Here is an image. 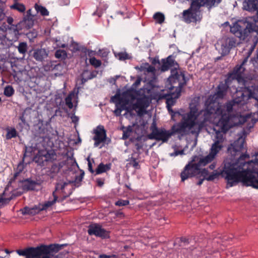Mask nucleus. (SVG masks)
Instances as JSON below:
<instances>
[{
  "instance_id": "nucleus-1",
  "label": "nucleus",
  "mask_w": 258,
  "mask_h": 258,
  "mask_svg": "<svg viewBox=\"0 0 258 258\" xmlns=\"http://www.w3.org/2000/svg\"><path fill=\"white\" fill-rule=\"evenodd\" d=\"M220 109L222 112L216 114V117L213 118L214 121L212 122H216V119L220 117L213 129L215 132V135L213 139V143L212 144L217 148V150L219 152L224 147L227 132L234 126L246 123V126L244 127L242 131L238 134L237 140L231 144L228 148V152L232 156H236L238 152L243 150L245 138L258 119L254 118L251 113L245 115H241L239 113L227 115L226 113L223 114V111L221 108Z\"/></svg>"
},
{
  "instance_id": "nucleus-2",
  "label": "nucleus",
  "mask_w": 258,
  "mask_h": 258,
  "mask_svg": "<svg viewBox=\"0 0 258 258\" xmlns=\"http://www.w3.org/2000/svg\"><path fill=\"white\" fill-rule=\"evenodd\" d=\"M249 158V155L242 154L236 160L227 158L222 169L214 170L205 179L212 181L221 175L226 180L228 187L241 182L243 185L258 189V177L254 175L258 172V169L254 167L253 160L246 161Z\"/></svg>"
},
{
  "instance_id": "nucleus-3",
  "label": "nucleus",
  "mask_w": 258,
  "mask_h": 258,
  "mask_svg": "<svg viewBox=\"0 0 258 258\" xmlns=\"http://www.w3.org/2000/svg\"><path fill=\"white\" fill-rule=\"evenodd\" d=\"M215 95H210L205 103L204 109L198 112L201 103V97L193 98L189 104L190 111L182 115V123L188 128L190 134L199 135L202 128L207 122L214 121L216 114L221 113L219 103Z\"/></svg>"
},
{
  "instance_id": "nucleus-4",
  "label": "nucleus",
  "mask_w": 258,
  "mask_h": 258,
  "mask_svg": "<svg viewBox=\"0 0 258 258\" xmlns=\"http://www.w3.org/2000/svg\"><path fill=\"white\" fill-rule=\"evenodd\" d=\"M219 153L217 148L215 145H211L208 155L193 156L192 160L185 165L180 173L181 181H184L199 174L201 168L213 161Z\"/></svg>"
},
{
  "instance_id": "nucleus-5",
  "label": "nucleus",
  "mask_w": 258,
  "mask_h": 258,
  "mask_svg": "<svg viewBox=\"0 0 258 258\" xmlns=\"http://www.w3.org/2000/svg\"><path fill=\"white\" fill-rule=\"evenodd\" d=\"M168 82L170 85L168 87L170 93L165 96L166 106L169 112H173L172 107L179 98L182 87L186 84L187 80L185 75L179 73L176 69L171 70V75L169 77Z\"/></svg>"
},
{
  "instance_id": "nucleus-6",
  "label": "nucleus",
  "mask_w": 258,
  "mask_h": 258,
  "mask_svg": "<svg viewBox=\"0 0 258 258\" xmlns=\"http://www.w3.org/2000/svg\"><path fill=\"white\" fill-rule=\"evenodd\" d=\"M176 133L181 135L190 134L188 128L180 121L174 124L170 130H166L164 127L159 128V130L154 133V134L149 138L166 143L170 138Z\"/></svg>"
},
{
  "instance_id": "nucleus-7",
  "label": "nucleus",
  "mask_w": 258,
  "mask_h": 258,
  "mask_svg": "<svg viewBox=\"0 0 258 258\" xmlns=\"http://www.w3.org/2000/svg\"><path fill=\"white\" fill-rule=\"evenodd\" d=\"M243 85L244 88L236 91L233 103L237 105H244L249 99L253 98L256 101L255 106L258 107V86H249L246 81H244Z\"/></svg>"
},
{
  "instance_id": "nucleus-8",
  "label": "nucleus",
  "mask_w": 258,
  "mask_h": 258,
  "mask_svg": "<svg viewBox=\"0 0 258 258\" xmlns=\"http://www.w3.org/2000/svg\"><path fill=\"white\" fill-rule=\"evenodd\" d=\"M230 31L234 35L240 39L244 40L247 37H251L253 33H255L254 37L258 38V26L255 23L248 22L246 21H240L235 23L230 28Z\"/></svg>"
},
{
  "instance_id": "nucleus-9",
  "label": "nucleus",
  "mask_w": 258,
  "mask_h": 258,
  "mask_svg": "<svg viewBox=\"0 0 258 258\" xmlns=\"http://www.w3.org/2000/svg\"><path fill=\"white\" fill-rule=\"evenodd\" d=\"M60 247L58 244L41 245L37 247H29L24 249L17 250L18 254L25 256L28 258H34V256L40 255L41 254H45L48 250L59 251Z\"/></svg>"
},
{
  "instance_id": "nucleus-10",
  "label": "nucleus",
  "mask_w": 258,
  "mask_h": 258,
  "mask_svg": "<svg viewBox=\"0 0 258 258\" xmlns=\"http://www.w3.org/2000/svg\"><path fill=\"white\" fill-rule=\"evenodd\" d=\"M201 5L198 1H193L190 7L183 12V19L185 22L190 23L198 21V14H200L197 9H199Z\"/></svg>"
},
{
  "instance_id": "nucleus-11",
  "label": "nucleus",
  "mask_w": 258,
  "mask_h": 258,
  "mask_svg": "<svg viewBox=\"0 0 258 258\" xmlns=\"http://www.w3.org/2000/svg\"><path fill=\"white\" fill-rule=\"evenodd\" d=\"M221 0H203L204 4L207 6H214L217 2L218 4L221 2ZM243 8L245 10L254 12L258 11V0H244L243 4Z\"/></svg>"
},
{
  "instance_id": "nucleus-12",
  "label": "nucleus",
  "mask_w": 258,
  "mask_h": 258,
  "mask_svg": "<svg viewBox=\"0 0 258 258\" xmlns=\"http://www.w3.org/2000/svg\"><path fill=\"white\" fill-rule=\"evenodd\" d=\"M151 100L146 95L137 98L136 103L134 104V107L137 110L138 114L143 115L145 114L146 109L149 106Z\"/></svg>"
},
{
  "instance_id": "nucleus-13",
  "label": "nucleus",
  "mask_w": 258,
  "mask_h": 258,
  "mask_svg": "<svg viewBox=\"0 0 258 258\" xmlns=\"http://www.w3.org/2000/svg\"><path fill=\"white\" fill-rule=\"evenodd\" d=\"M55 156L53 151L41 150L38 151L34 157V160L38 164H43L44 162L51 161Z\"/></svg>"
},
{
  "instance_id": "nucleus-14",
  "label": "nucleus",
  "mask_w": 258,
  "mask_h": 258,
  "mask_svg": "<svg viewBox=\"0 0 258 258\" xmlns=\"http://www.w3.org/2000/svg\"><path fill=\"white\" fill-rule=\"evenodd\" d=\"M248 56L245 57L240 64H237L232 71V75L239 82L244 84L245 80L243 77V74L245 70V66L247 62Z\"/></svg>"
},
{
  "instance_id": "nucleus-15",
  "label": "nucleus",
  "mask_w": 258,
  "mask_h": 258,
  "mask_svg": "<svg viewBox=\"0 0 258 258\" xmlns=\"http://www.w3.org/2000/svg\"><path fill=\"white\" fill-rule=\"evenodd\" d=\"M88 233L90 235H95L102 238H106L109 236L108 232L102 228L98 224H92L88 226Z\"/></svg>"
},
{
  "instance_id": "nucleus-16",
  "label": "nucleus",
  "mask_w": 258,
  "mask_h": 258,
  "mask_svg": "<svg viewBox=\"0 0 258 258\" xmlns=\"http://www.w3.org/2000/svg\"><path fill=\"white\" fill-rule=\"evenodd\" d=\"M95 136L93 140L95 141L94 147H98L101 143L105 141L106 139V131L103 125H98L94 131Z\"/></svg>"
},
{
  "instance_id": "nucleus-17",
  "label": "nucleus",
  "mask_w": 258,
  "mask_h": 258,
  "mask_svg": "<svg viewBox=\"0 0 258 258\" xmlns=\"http://www.w3.org/2000/svg\"><path fill=\"white\" fill-rule=\"evenodd\" d=\"M238 43L236 40L233 37H228L222 41L221 42V54L223 55L228 54L230 50L235 47Z\"/></svg>"
},
{
  "instance_id": "nucleus-18",
  "label": "nucleus",
  "mask_w": 258,
  "mask_h": 258,
  "mask_svg": "<svg viewBox=\"0 0 258 258\" xmlns=\"http://www.w3.org/2000/svg\"><path fill=\"white\" fill-rule=\"evenodd\" d=\"M172 67H174V68L173 69H176L179 73H181L184 75L183 72L178 71L179 65L173 58L171 55L168 56L166 59L162 60V64L161 66V71L162 72L167 71ZM172 70H173V69H172L171 71Z\"/></svg>"
},
{
  "instance_id": "nucleus-19",
  "label": "nucleus",
  "mask_w": 258,
  "mask_h": 258,
  "mask_svg": "<svg viewBox=\"0 0 258 258\" xmlns=\"http://www.w3.org/2000/svg\"><path fill=\"white\" fill-rule=\"evenodd\" d=\"M19 186L24 191L35 190L37 186L40 185L38 182L32 180L31 179H26L24 180H19Z\"/></svg>"
},
{
  "instance_id": "nucleus-20",
  "label": "nucleus",
  "mask_w": 258,
  "mask_h": 258,
  "mask_svg": "<svg viewBox=\"0 0 258 258\" xmlns=\"http://www.w3.org/2000/svg\"><path fill=\"white\" fill-rule=\"evenodd\" d=\"M123 105L126 106L134 101L138 95V91L134 88H130L122 93Z\"/></svg>"
},
{
  "instance_id": "nucleus-21",
  "label": "nucleus",
  "mask_w": 258,
  "mask_h": 258,
  "mask_svg": "<svg viewBox=\"0 0 258 258\" xmlns=\"http://www.w3.org/2000/svg\"><path fill=\"white\" fill-rule=\"evenodd\" d=\"M57 199L58 197L56 194H55V191H53L52 197L49 198L48 201L45 202L43 204H40V210L42 211L47 210L56 203Z\"/></svg>"
},
{
  "instance_id": "nucleus-22",
  "label": "nucleus",
  "mask_w": 258,
  "mask_h": 258,
  "mask_svg": "<svg viewBox=\"0 0 258 258\" xmlns=\"http://www.w3.org/2000/svg\"><path fill=\"white\" fill-rule=\"evenodd\" d=\"M47 55L48 54L44 48L35 49L33 54V57L38 61H42Z\"/></svg>"
},
{
  "instance_id": "nucleus-23",
  "label": "nucleus",
  "mask_w": 258,
  "mask_h": 258,
  "mask_svg": "<svg viewBox=\"0 0 258 258\" xmlns=\"http://www.w3.org/2000/svg\"><path fill=\"white\" fill-rule=\"evenodd\" d=\"M42 210H40V205L38 206H35L33 208H28L25 207L22 210V213L23 215H34L37 213H38L40 211Z\"/></svg>"
},
{
  "instance_id": "nucleus-24",
  "label": "nucleus",
  "mask_w": 258,
  "mask_h": 258,
  "mask_svg": "<svg viewBox=\"0 0 258 258\" xmlns=\"http://www.w3.org/2000/svg\"><path fill=\"white\" fill-rule=\"evenodd\" d=\"M111 168L110 164H104L102 163H100L97 168L95 170V174H100L102 173L107 172Z\"/></svg>"
},
{
  "instance_id": "nucleus-25",
  "label": "nucleus",
  "mask_w": 258,
  "mask_h": 258,
  "mask_svg": "<svg viewBox=\"0 0 258 258\" xmlns=\"http://www.w3.org/2000/svg\"><path fill=\"white\" fill-rule=\"evenodd\" d=\"M24 168V165L23 162H20L16 169V171L14 174L13 178L10 180L9 184H11L13 182L17 180L19 174L22 172Z\"/></svg>"
},
{
  "instance_id": "nucleus-26",
  "label": "nucleus",
  "mask_w": 258,
  "mask_h": 258,
  "mask_svg": "<svg viewBox=\"0 0 258 258\" xmlns=\"http://www.w3.org/2000/svg\"><path fill=\"white\" fill-rule=\"evenodd\" d=\"M96 74L94 72H90L88 71H85L83 72L82 75V82L83 83H85L88 80L92 79L95 77Z\"/></svg>"
},
{
  "instance_id": "nucleus-27",
  "label": "nucleus",
  "mask_w": 258,
  "mask_h": 258,
  "mask_svg": "<svg viewBox=\"0 0 258 258\" xmlns=\"http://www.w3.org/2000/svg\"><path fill=\"white\" fill-rule=\"evenodd\" d=\"M122 94H116L111 98V101L115 104V106L123 105Z\"/></svg>"
},
{
  "instance_id": "nucleus-28",
  "label": "nucleus",
  "mask_w": 258,
  "mask_h": 258,
  "mask_svg": "<svg viewBox=\"0 0 258 258\" xmlns=\"http://www.w3.org/2000/svg\"><path fill=\"white\" fill-rule=\"evenodd\" d=\"M7 194V188H6L2 197L0 198V204L2 205L8 203L13 198V196L15 197L14 194L10 197H6Z\"/></svg>"
},
{
  "instance_id": "nucleus-29",
  "label": "nucleus",
  "mask_w": 258,
  "mask_h": 258,
  "mask_svg": "<svg viewBox=\"0 0 258 258\" xmlns=\"http://www.w3.org/2000/svg\"><path fill=\"white\" fill-rule=\"evenodd\" d=\"M236 104H234L233 102H228L226 104V106H224V108H226V110L223 108L221 105L219 104L220 108L223 111V114L226 113V114L230 115L231 114V112L233 109V106L235 105Z\"/></svg>"
},
{
  "instance_id": "nucleus-30",
  "label": "nucleus",
  "mask_w": 258,
  "mask_h": 258,
  "mask_svg": "<svg viewBox=\"0 0 258 258\" xmlns=\"http://www.w3.org/2000/svg\"><path fill=\"white\" fill-rule=\"evenodd\" d=\"M75 94L73 92L70 93L65 99V103L67 106L72 109L73 107V104L72 102L73 98L74 97Z\"/></svg>"
},
{
  "instance_id": "nucleus-31",
  "label": "nucleus",
  "mask_w": 258,
  "mask_h": 258,
  "mask_svg": "<svg viewBox=\"0 0 258 258\" xmlns=\"http://www.w3.org/2000/svg\"><path fill=\"white\" fill-rule=\"evenodd\" d=\"M35 8L38 13H40L42 16H47L49 15V12L44 7L39 6L37 4L35 5Z\"/></svg>"
},
{
  "instance_id": "nucleus-32",
  "label": "nucleus",
  "mask_w": 258,
  "mask_h": 258,
  "mask_svg": "<svg viewBox=\"0 0 258 258\" xmlns=\"http://www.w3.org/2000/svg\"><path fill=\"white\" fill-rule=\"evenodd\" d=\"M123 135L122 139L123 140H126L131 136V134L132 132V127L131 126H128L127 127H122Z\"/></svg>"
},
{
  "instance_id": "nucleus-33",
  "label": "nucleus",
  "mask_w": 258,
  "mask_h": 258,
  "mask_svg": "<svg viewBox=\"0 0 258 258\" xmlns=\"http://www.w3.org/2000/svg\"><path fill=\"white\" fill-rule=\"evenodd\" d=\"M153 18L159 24H162L165 20L164 14L160 12L156 13L153 16Z\"/></svg>"
},
{
  "instance_id": "nucleus-34",
  "label": "nucleus",
  "mask_w": 258,
  "mask_h": 258,
  "mask_svg": "<svg viewBox=\"0 0 258 258\" xmlns=\"http://www.w3.org/2000/svg\"><path fill=\"white\" fill-rule=\"evenodd\" d=\"M18 51L20 53L25 54L27 50V44L26 42H20L17 46Z\"/></svg>"
},
{
  "instance_id": "nucleus-35",
  "label": "nucleus",
  "mask_w": 258,
  "mask_h": 258,
  "mask_svg": "<svg viewBox=\"0 0 258 258\" xmlns=\"http://www.w3.org/2000/svg\"><path fill=\"white\" fill-rule=\"evenodd\" d=\"M11 8L17 10L20 12H24L26 8L25 6L22 4L15 3L13 5L11 6Z\"/></svg>"
},
{
  "instance_id": "nucleus-36",
  "label": "nucleus",
  "mask_w": 258,
  "mask_h": 258,
  "mask_svg": "<svg viewBox=\"0 0 258 258\" xmlns=\"http://www.w3.org/2000/svg\"><path fill=\"white\" fill-rule=\"evenodd\" d=\"M14 89L12 86H7L4 89V94L7 97H11L14 93Z\"/></svg>"
},
{
  "instance_id": "nucleus-37",
  "label": "nucleus",
  "mask_w": 258,
  "mask_h": 258,
  "mask_svg": "<svg viewBox=\"0 0 258 258\" xmlns=\"http://www.w3.org/2000/svg\"><path fill=\"white\" fill-rule=\"evenodd\" d=\"M150 129V131H151V133L148 135L149 138L152 136L154 134V133L156 132L158 130H159V128L157 127V122L155 118L153 119V122L151 125Z\"/></svg>"
},
{
  "instance_id": "nucleus-38",
  "label": "nucleus",
  "mask_w": 258,
  "mask_h": 258,
  "mask_svg": "<svg viewBox=\"0 0 258 258\" xmlns=\"http://www.w3.org/2000/svg\"><path fill=\"white\" fill-rule=\"evenodd\" d=\"M67 55V52L64 50L58 49L55 53V56L57 58H64Z\"/></svg>"
},
{
  "instance_id": "nucleus-39",
  "label": "nucleus",
  "mask_w": 258,
  "mask_h": 258,
  "mask_svg": "<svg viewBox=\"0 0 258 258\" xmlns=\"http://www.w3.org/2000/svg\"><path fill=\"white\" fill-rule=\"evenodd\" d=\"M90 63L91 65L97 68L101 65V61L99 59H97L95 57H92L89 59Z\"/></svg>"
},
{
  "instance_id": "nucleus-40",
  "label": "nucleus",
  "mask_w": 258,
  "mask_h": 258,
  "mask_svg": "<svg viewBox=\"0 0 258 258\" xmlns=\"http://www.w3.org/2000/svg\"><path fill=\"white\" fill-rule=\"evenodd\" d=\"M115 56L120 60H124L130 58L128 54L127 53L123 52L115 54Z\"/></svg>"
},
{
  "instance_id": "nucleus-41",
  "label": "nucleus",
  "mask_w": 258,
  "mask_h": 258,
  "mask_svg": "<svg viewBox=\"0 0 258 258\" xmlns=\"http://www.w3.org/2000/svg\"><path fill=\"white\" fill-rule=\"evenodd\" d=\"M17 136V132L16 130L13 128L11 130H8L6 135V139L9 140L12 138H15Z\"/></svg>"
},
{
  "instance_id": "nucleus-42",
  "label": "nucleus",
  "mask_w": 258,
  "mask_h": 258,
  "mask_svg": "<svg viewBox=\"0 0 258 258\" xmlns=\"http://www.w3.org/2000/svg\"><path fill=\"white\" fill-rule=\"evenodd\" d=\"M128 164L135 168L136 169H139L140 167V165L139 164L138 162L137 161L136 159L134 157H132L130 159V162Z\"/></svg>"
},
{
  "instance_id": "nucleus-43",
  "label": "nucleus",
  "mask_w": 258,
  "mask_h": 258,
  "mask_svg": "<svg viewBox=\"0 0 258 258\" xmlns=\"http://www.w3.org/2000/svg\"><path fill=\"white\" fill-rule=\"evenodd\" d=\"M126 106L125 105H120V106H115L116 108L114 111L115 114L116 116H119L120 115L121 111L125 109Z\"/></svg>"
},
{
  "instance_id": "nucleus-44",
  "label": "nucleus",
  "mask_w": 258,
  "mask_h": 258,
  "mask_svg": "<svg viewBox=\"0 0 258 258\" xmlns=\"http://www.w3.org/2000/svg\"><path fill=\"white\" fill-rule=\"evenodd\" d=\"M88 161V170L91 173H93L95 171L93 170L92 163H94V160L93 159H90L89 157L87 159Z\"/></svg>"
},
{
  "instance_id": "nucleus-45",
  "label": "nucleus",
  "mask_w": 258,
  "mask_h": 258,
  "mask_svg": "<svg viewBox=\"0 0 258 258\" xmlns=\"http://www.w3.org/2000/svg\"><path fill=\"white\" fill-rule=\"evenodd\" d=\"M128 200H119L115 202V205L118 206H124L129 204Z\"/></svg>"
},
{
  "instance_id": "nucleus-46",
  "label": "nucleus",
  "mask_w": 258,
  "mask_h": 258,
  "mask_svg": "<svg viewBox=\"0 0 258 258\" xmlns=\"http://www.w3.org/2000/svg\"><path fill=\"white\" fill-rule=\"evenodd\" d=\"M68 116L71 118L73 122L76 123L79 121V118L78 116L75 115V112L69 114Z\"/></svg>"
},
{
  "instance_id": "nucleus-47",
  "label": "nucleus",
  "mask_w": 258,
  "mask_h": 258,
  "mask_svg": "<svg viewBox=\"0 0 258 258\" xmlns=\"http://www.w3.org/2000/svg\"><path fill=\"white\" fill-rule=\"evenodd\" d=\"M105 179L102 178H98L96 179L97 184L99 187H102L104 183Z\"/></svg>"
},
{
  "instance_id": "nucleus-48",
  "label": "nucleus",
  "mask_w": 258,
  "mask_h": 258,
  "mask_svg": "<svg viewBox=\"0 0 258 258\" xmlns=\"http://www.w3.org/2000/svg\"><path fill=\"white\" fill-rule=\"evenodd\" d=\"M66 185H67V183L66 182H64L62 184H60L59 183H57L55 186V189L54 190L55 192L59 189V186H60V189L61 190H63L64 188Z\"/></svg>"
},
{
  "instance_id": "nucleus-49",
  "label": "nucleus",
  "mask_w": 258,
  "mask_h": 258,
  "mask_svg": "<svg viewBox=\"0 0 258 258\" xmlns=\"http://www.w3.org/2000/svg\"><path fill=\"white\" fill-rule=\"evenodd\" d=\"M27 35L29 38L31 37L32 38H34L37 37V34L36 32L33 31L30 32L29 33H27Z\"/></svg>"
},
{
  "instance_id": "nucleus-50",
  "label": "nucleus",
  "mask_w": 258,
  "mask_h": 258,
  "mask_svg": "<svg viewBox=\"0 0 258 258\" xmlns=\"http://www.w3.org/2000/svg\"><path fill=\"white\" fill-rule=\"evenodd\" d=\"M141 83V80L140 79H138L136 80V81L135 82V83L132 85L131 88H134V89H136L135 88L138 87Z\"/></svg>"
},
{
  "instance_id": "nucleus-51",
  "label": "nucleus",
  "mask_w": 258,
  "mask_h": 258,
  "mask_svg": "<svg viewBox=\"0 0 258 258\" xmlns=\"http://www.w3.org/2000/svg\"><path fill=\"white\" fill-rule=\"evenodd\" d=\"M99 258H117L116 255H106V254H102L99 255Z\"/></svg>"
},
{
  "instance_id": "nucleus-52",
  "label": "nucleus",
  "mask_w": 258,
  "mask_h": 258,
  "mask_svg": "<svg viewBox=\"0 0 258 258\" xmlns=\"http://www.w3.org/2000/svg\"><path fill=\"white\" fill-rule=\"evenodd\" d=\"M216 162H213V163H212L208 167V168L210 170H214V169H215L216 168Z\"/></svg>"
},
{
  "instance_id": "nucleus-53",
  "label": "nucleus",
  "mask_w": 258,
  "mask_h": 258,
  "mask_svg": "<svg viewBox=\"0 0 258 258\" xmlns=\"http://www.w3.org/2000/svg\"><path fill=\"white\" fill-rule=\"evenodd\" d=\"M14 21V20H13V18L11 17H8L7 18V23L10 25H12V26H13V22Z\"/></svg>"
},
{
  "instance_id": "nucleus-54",
  "label": "nucleus",
  "mask_w": 258,
  "mask_h": 258,
  "mask_svg": "<svg viewBox=\"0 0 258 258\" xmlns=\"http://www.w3.org/2000/svg\"><path fill=\"white\" fill-rule=\"evenodd\" d=\"M254 166L256 167L258 166V153L255 155V160L253 161Z\"/></svg>"
},
{
  "instance_id": "nucleus-55",
  "label": "nucleus",
  "mask_w": 258,
  "mask_h": 258,
  "mask_svg": "<svg viewBox=\"0 0 258 258\" xmlns=\"http://www.w3.org/2000/svg\"><path fill=\"white\" fill-rule=\"evenodd\" d=\"M255 44H253L251 46V47H250V51H249V55H250V53L252 52V51L254 50V49L255 48Z\"/></svg>"
},
{
  "instance_id": "nucleus-56",
  "label": "nucleus",
  "mask_w": 258,
  "mask_h": 258,
  "mask_svg": "<svg viewBox=\"0 0 258 258\" xmlns=\"http://www.w3.org/2000/svg\"><path fill=\"white\" fill-rule=\"evenodd\" d=\"M136 149L138 150H140V149H141L142 148V146L141 144H139V143H137L136 144Z\"/></svg>"
},
{
  "instance_id": "nucleus-57",
  "label": "nucleus",
  "mask_w": 258,
  "mask_h": 258,
  "mask_svg": "<svg viewBox=\"0 0 258 258\" xmlns=\"http://www.w3.org/2000/svg\"><path fill=\"white\" fill-rule=\"evenodd\" d=\"M204 179H205V177H204L203 179H200L199 181L197 182V184L199 185H201L203 183Z\"/></svg>"
},
{
  "instance_id": "nucleus-58",
  "label": "nucleus",
  "mask_w": 258,
  "mask_h": 258,
  "mask_svg": "<svg viewBox=\"0 0 258 258\" xmlns=\"http://www.w3.org/2000/svg\"><path fill=\"white\" fill-rule=\"evenodd\" d=\"M247 82V84L249 85V86H255V87H257L258 85H253V83L251 82V81H252V80H251V81L248 82L247 81L245 80Z\"/></svg>"
},
{
  "instance_id": "nucleus-59",
  "label": "nucleus",
  "mask_w": 258,
  "mask_h": 258,
  "mask_svg": "<svg viewBox=\"0 0 258 258\" xmlns=\"http://www.w3.org/2000/svg\"><path fill=\"white\" fill-rule=\"evenodd\" d=\"M153 70H154V68L152 66H149L148 69V71L149 72H152Z\"/></svg>"
},
{
  "instance_id": "nucleus-60",
  "label": "nucleus",
  "mask_w": 258,
  "mask_h": 258,
  "mask_svg": "<svg viewBox=\"0 0 258 258\" xmlns=\"http://www.w3.org/2000/svg\"><path fill=\"white\" fill-rule=\"evenodd\" d=\"M66 46H67V45L66 44H62L59 47H61V48H65Z\"/></svg>"
},
{
  "instance_id": "nucleus-61",
  "label": "nucleus",
  "mask_w": 258,
  "mask_h": 258,
  "mask_svg": "<svg viewBox=\"0 0 258 258\" xmlns=\"http://www.w3.org/2000/svg\"><path fill=\"white\" fill-rule=\"evenodd\" d=\"M125 186H126L127 188H128V189H131V187H130V185H128L126 184V185H125Z\"/></svg>"
},
{
  "instance_id": "nucleus-62",
  "label": "nucleus",
  "mask_w": 258,
  "mask_h": 258,
  "mask_svg": "<svg viewBox=\"0 0 258 258\" xmlns=\"http://www.w3.org/2000/svg\"><path fill=\"white\" fill-rule=\"evenodd\" d=\"M220 93H221V91H218V94H220Z\"/></svg>"
},
{
  "instance_id": "nucleus-63",
  "label": "nucleus",
  "mask_w": 258,
  "mask_h": 258,
  "mask_svg": "<svg viewBox=\"0 0 258 258\" xmlns=\"http://www.w3.org/2000/svg\"><path fill=\"white\" fill-rule=\"evenodd\" d=\"M218 89H220V85L218 86Z\"/></svg>"
},
{
  "instance_id": "nucleus-64",
  "label": "nucleus",
  "mask_w": 258,
  "mask_h": 258,
  "mask_svg": "<svg viewBox=\"0 0 258 258\" xmlns=\"http://www.w3.org/2000/svg\"><path fill=\"white\" fill-rule=\"evenodd\" d=\"M179 152L177 153V152H176V155H178L179 154Z\"/></svg>"
}]
</instances>
